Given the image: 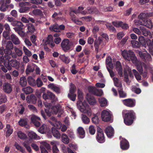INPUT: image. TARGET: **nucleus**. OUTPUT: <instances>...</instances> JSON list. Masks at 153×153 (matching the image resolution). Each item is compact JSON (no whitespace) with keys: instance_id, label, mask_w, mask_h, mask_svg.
<instances>
[{"instance_id":"nucleus-1","label":"nucleus","mask_w":153,"mask_h":153,"mask_svg":"<svg viewBox=\"0 0 153 153\" xmlns=\"http://www.w3.org/2000/svg\"><path fill=\"white\" fill-rule=\"evenodd\" d=\"M121 53L123 57L125 59L129 61H131L132 63L136 66L137 69L139 73L141 74H142L143 78H146L147 77V72L144 71L143 72V66L146 68V66L144 63L141 62L137 60V58L132 51L129 50L127 51L124 50L122 51Z\"/></svg>"},{"instance_id":"nucleus-2","label":"nucleus","mask_w":153,"mask_h":153,"mask_svg":"<svg viewBox=\"0 0 153 153\" xmlns=\"http://www.w3.org/2000/svg\"><path fill=\"white\" fill-rule=\"evenodd\" d=\"M78 97L79 100L76 104L77 108L81 112L86 114L88 116H91L92 114L91 109L86 101H82L83 98V94L79 89L78 90Z\"/></svg>"},{"instance_id":"nucleus-3","label":"nucleus","mask_w":153,"mask_h":153,"mask_svg":"<svg viewBox=\"0 0 153 153\" xmlns=\"http://www.w3.org/2000/svg\"><path fill=\"white\" fill-rule=\"evenodd\" d=\"M122 114L125 124L127 126L131 125L135 118L134 111L132 110H123Z\"/></svg>"},{"instance_id":"nucleus-4","label":"nucleus","mask_w":153,"mask_h":153,"mask_svg":"<svg viewBox=\"0 0 153 153\" xmlns=\"http://www.w3.org/2000/svg\"><path fill=\"white\" fill-rule=\"evenodd\" d=\"M2 44L3 46H5L6 48V49H4V51L5 54L4 57L7 59H10L12 53L11 49L13 48L12 43L10 41H7L6 40H3L2 41Z\"/></svg>"},{"instance_id":"nucleus-5","label":"nucleus","mask_w":153,"mask_h":153,"mask_svg":"<svg viewBox=\"0 0 153 153\" xmlns=\"http://www.w3.org/2000/svg\"><path fill=\"white\" fill-rule=\"evenodd\" d=\"M101 117L103 121L108 122L111 120L112 117V114L109 110H103L101 112Z\"/></svg>"},{"instance_id":"nucleus-6","label":"nucleus","mask_w":153,"mask_h":153,"mask_svg":"<svg viewBox=\"0 0 153 153\" xmlns=\"http://www.w3.org/2000/svg\"><path fill=\"white\" fill-rule=\"evenodd\" d=\"M72 44V42H70L68 39H64L61 43L62 49L65 52L68 51L70 49Z\"/></svg>"},{"instance_id":"nucleus-7","label":"nucleus","mask_w":153,"mask_h":153,"mask_svg":"<svg viewBox=\"0 0 153 153\" xmlns=\"http://www.w3.org/2000/svg\"><path fill=\"white\" fill-rule=\"evenodd\" d=\"M97 134L96 136L97 141L100 143H102L105 142V139L104 135L102 130L100 128H97Z\"/></svg>"},{"instance_id":"nucleus-8","label":"nucleus","mask_w":153,"mask_h":153,"mask_svg":"<svg viewBox=\"0 0 153 153\" xmlns=\"http://www.w3.org/2000/svg\"><path fill=\"white\" fill-rule=\"evenodd\" d=\"M131 69L128 66H126L124 68V80L127 83H128L130 82V80L128 78V72L130 76V77H133V75L131 74Z\"/></svg>"},{"instance_id":"nucleus-9","label":"nucleus","mask_w":153,"mask_h":153,"mask_svg":"<svg viewBox=\"0 0 153 153\" xmlns=\"http://www.w3.org/2000/svg\"><path fill=\"white\" fill-rule=\"evenodd\" d=\"M30 3L28 2L22 1L20 2L19 4V6L21 7L19 9V12L20 13L25 12L29 9V7H27V6H30Z\"/></svg>"},{"instance_id":"nucleus-10","label":"nucleus","mask_w":153,"mask_h":153,"mask_svg":"<svg viewBox=\"0 0 153 153\" xmlns=\"http://www.w3.org/2000/svg\"><path fill=\"white\" fill-rule=\"evenodd\" d=\"M40 143L41 144L40 148L41 149V153H48L45 147L47 149H50L51 147L50 145L45 141H40Z\"/></svg>"},{"instance_id":"nucleus-11","label":"nucleus","mask_w":153,"mask_h":153,"mask_svg":"<svg viewBox=\"0 0 153 153\" xmlns=\"http://www.w3.org/2000/svg\"><path fill=\"white\" fill-rule=\"evenodd\" d=\"M139 55L143 61H149L152 60V58L151 56L146 52L143 53L141 52H139Z\"/></svg>"},{"instance_id":"nucleus-12","label":"nucleus","mask_w":153,"mask_h":153,"mask_svg":"<svg viewBox=\"0 0 153 153\" xmlns=\"http://www.w3.org/2000/svg\"><path fill=\"white\" fill-rule=\"evenodd\" d=\"M123 102L125 105L129 107H133L136 104L135 100L131 99H127L123 100Z\"/></svg>"},{"instance_id":"nucleus-13","label":"nucleus","mask_w":153,"mask_h":153,"mask_svg":"<svg viewBox=\"0 0 153 153\" xmlns=\"http://www.w3.org/2000/svg\"><path fill=\"white\" fill-rule=\"evenodd\" d=\"M6 59V60H4V57L3 56H0V67L1 65H3V64L8 70H11L12 68L11 66L9 64L7 63H7L9 62L8 60H9V59L8 60L6 59Z\"/></svg>"},{"instance_id":"nucleus-14","label":"nucleus","mask_w":153,"mask_h":153,"mask_svg":"<svg viewBox=\"0 0 153 153\" xmlns=\"http://www.w3.org/2000/svg\"><path fill=\"white\" fill-rule=\"evenodd\" d=\"M94 34V37L96 38L94 41V47L95 48V50L97 51L98 50L99 46L101 42L102 41V39L100 37H99L98 39L97 38V34L96 33H93Z\"/></svg>"},{"instance_id":"nucleus-15","label":"nucleus","mask_w":153,"mask_h":153,"mask_svg":"<svg viewBox=\"0 0 153 153\" xmlns=\"http://www.w3.org/2000/svg\"><path fill=\"white\" fill-rule=\"evenodd\" d=\"M115 68L118 72V74L120 77L123 76V69L120 63L117 61L115 65Z\"/></svg>"},{"instance_id":"nucleus-16","label":"nucleus","mask_w":153,"mask_h":153,"mask_svg":"<svg viewBox=\"0 0 153 153\" xmlns=\"http://www.w3.org/2000/svg\"><path fill=\"white\" fill-rule=\"evenodd\" d=\"M86 98L90 105H94L96 104L97 101L93 96L88 94L86 96Z\"/></svg>"},{"instance_id":"nucleus-17","label":"nucleus","mask_w":153,"mask_h":153,"mask_svg":"<svg viewBox=\"0 0 153 153\" xmlns=\"http://www.w3.org/2000/svg\"><path fill=\"white\" fill-rule=\"evenodd\" d=\"M120 147L123 150H127L129 146L128 142L125 139L122 138L120 141Z\"/></svg>"},{"instance_id":"nucleus-18","label":"nucleus","mask_w":153,"mask_h":153,"mask_svg":"<svg viewBox=\"0 0 153 153\" xmlns=\"http://www.w3.org/2000/svg\"><path fill=\"white\" fill-rule=\"evenodd\" d=\"M105 131L108 137H111L113 136L114 133V130L111 126H108L107 127Z\"/></svg>"},{"instance_id":"nucleus-19","label":"nucleus","mask_w":153,"mask_h":153,"mask_svg":"<svg viewBox=\"0 0 153 153\" xmlns=\"http://www.w3.org/2000/svg\"><path fill=\"white\" fill-rule=\"evenodd\" d=\"M27 102L29 103L35 104L37 100L36 97L33 94L28 96L26 98Z\"/></svg>"},{"instance_id":"nucleus-20","label":"nucleus","mask_w":153,"mask_h":153,"mask_svg":"<svg viewBox=\"0 0 153 153\" xmlns=\"http://www.w3.org/2000/svg\"><path fill=\"white\" fill-rule=\"evenodd\" d=\"M50 130V128L47 127L45 124H43L38 130V131L42 134L48 132Z\"/></svg>"},{"instance_id":"nucleus-21","label":"nucleus","mask_w":153,"mask_h":153,"mask_svg":"<svg viewBox=\"0 0 153 153\" xmlns=\"http://www.w3.org/2000/svg\"><path fill=\"white\" fill-rule=\"evenodd\" d=\"M13 67L16 68L17 69L19 68L20 67V62L16 59H12L9 62V64Z\"/></svg>"},{"instance_id":"nucleus-22","label":"nucleus","mask_w":153,"mask_h":153,"mask_svg":"<svg viewBox=\"0 0 153 153\" xmlns=\"http://www.w3.org/2000/svg\"><path fill=\"white\" fill-rule=\"evenodd\" d=\"M51 144L53 146V153H58L59 150L57 148V146L59 145V142L57 141H53L51 142Z\"/></svg>"},{"instance_id":"nucleus-23","label":"nucleus","mask_w":153,"mask_h":153,"mask_svg":"<svg viewBox=\"0 0 153 153\" xmlns=\"http://www.w3.org/2000/svg\"><path fill=\"white\" fill-rule=\"evenodd\" d=\"M48 86L49 88L53 90L57 94H59L60 92V90L59 88L53 84H50Z\"/></svg>"},{"instance_id":"nucleus-24","label":"nucleus","mask_w":153,"mask_h":153,"mask_svg":"<svg viewBox=\"0 0 153 153\" xmlns=\"http://www.w3.org/2000/svg\"><path fill=\"white\" fill-rule=\"evenodd\" d=\"M29 14L32 16H41L42 15V11L39 9H35L31 12L29 13Z\"/></svg>"},{"instance_id":"nucleus-25","label":"nucleus","mask_w":153,"mask_h":153,"mask_svg":"<svg viewBox=\"0 0 153 153\" xmlns=\"http://www.w3.org/2000/svg\"><path fill=\"white\" fill-rule=\"evenodd\" d=\"M3 89L4 91L7 93H10L12 89L10 85L8 83H5L3 85Z\"/></svg>"},{"instance_id":"nucleus-26","label":"nucleus","mask_w":153,"mask_h":153,"mask_svg":"<svg viewBox=\"0 0 153 153\" xmlns=\"http://www.w3.org/2000/svg\"><path fill=\"white\" fill-rule=\"evenodd\" d=\"M11 40L15 45H18L20 43V41L18 38L14 34H12L11 35Z\"/></svg>"},{"instance_id":"nucleus-27","label":"nucleus","mask_w":153,"mask_h":153,"mask_svg":"<svg viewBox=\"0 0 153 153\" xmlns=\"http://www.w3.org/2000/svg\"><path fill=\"white\" fill-rule=\"evenodd\" d=\"M51 131L53 136L57 139L60 138L61 135L59 131L57 130L55 128L52 127L51 128Z\"/></svg>"},{"instance_id":"nucleus-28","label":"nucleus","mask_w":153,"mask_h":153,"mask_svg":"<svg viewBox=\"0 0 153 153\" xmlns=\"http://www.w3.org/2000/svg\"><path fill=\"white\" fill-rule=\"evenodd\" d=\"M66 109L68 113H71L72 118L75 119L76 116V115L74 110L69 106L66 107Z\"/></svg>"},{"instance_id":"nucleus-29","label":"nucleus","mask_w":153,"mask_h":153,"mask_svg":"<svg viewBox=\"0 0 153 153\" xmlns=\"http://www.w3.org/2000/svg\"><path fill=\"white\" fill-rule=\"evenodd\" d=\"M79 137L81 138H83L85 135V131L82 127H79L77 130Z\"/></svg>"},{"instance_id":"nucleus-30","label":"nucleus","mask_w":153,"mask_h":153,"mask_svg":"<svg viewBox=\"0 0 153 153\" xmlns=\"http://www.w3.org/2000/svg\"><path fill=\"white\" fill-rule=\"evenodd\" d=\"M84 10V7L82 6H79L78 7L77 10H75L74 11V13L76 14H78L80 13L82 15H85L88 14V12L86 10Z\"/></svg>"},{"instance_id":"nucleus-31","label":"nucleus","mask_w":153,"mask_h":153,"mask_svg":"<svg viewBox=\"0 0 153 153\" xmlns=\"http://www.w3.org/2000/svg\"><path fill=\"white\" fill-rule=\"evenodd\" d=\"M61 107L59 105H57L52 107L50 110V115L51 113L55 114H56L59 112V110L60 108Z\"/></svg>"},{"instance_id":"nucleus-32","label":"nucleus","mask_w":153,"mask_h":153,"mask_svg":"<svg viewBox=\"0 0 153 153\" xmlns=\"http://www.w3.org/2000/svg\"><path fill=\"white\" fill-rule=\"evenodd\" d=\"M28 137L31 139L39 140L40 137L38 136L33 131H29L28 133Z\"/></svg>"},{"instance_id":"nucleus-33","label":"nucleus","mask_w":153,"mask_h":153,"mask_svg":"<svg viewBox=\"0 0 153 153\" xmlns=\"http://www.w3.org/2000/svg\"><path fill=\"white\" fill-rule=\"evenodd\" d=\"M44 103L45 106L47 108L45 109V111L47 115L50 116V110L52 107L51 105V104L47 102H44Z\"/></svg>"},{"instance_id":"nucleus-34","label":"nucleus","mask_w":153,"mask_h":153,"mask_svg":"<svg viewBox=\"0 0 153 153\" xmlns=\"http://www.w3.org/2000/svg\"><path fill=\"white\" fill-rule=\"evenodd\" d=\"M35 65L34 64L32 63L28 64L26 70V72L27 74H29L30 73L32 72L34 70L33 66Z\"/></svg>"},{"instance_id":"nucleus-35","label":"nucleus","mask_w":153,"mask_h":153,"mask_svg":"<svg viewBox=\"0 0 153 153\" xmlns=\"http://www.w3.org/2000/svg\"><path fill=\"white\" fill-rule=\"evenodd\" d=\"M59 58L63 62L66 64L69 63L70 61V59L68 57L66 56L64 54L60 55Z\"/></svg>"},{"instance_id":"nucleus-36","label":"nucleus","mask_w":153,"mask_h":153,"mask_svg":"<svg viewBox=\"0 0 153 153\" xmlns=\"http://www.w3.org/2000/svg\"><path fill=\"white\" fill-rule=\"evenodd\" d=\"M81 119L83 123L86 124H88L90 122V120L85 115L82 114H81Z\"/></svg>"},{"instance_id":"nucleus-37","label":"nucleus","mask_w":153,"mask_h":153,"mask_svg":"<svg viewBox=\"0 0 153 153\" xmlns=\"http://www.w3.org/2000/svg\"><path fill=\"white\" fill-rule=\"evenodd\" d=\"M92 114L91 116L93 115V117L91 118V121L94 123L97 124L99 122V119L97 115L98 114L97 113L94 114L92 112ZM88 116L89 117V116Z\"/></svg>"},{"instance_id":"nucleus-38","label":"nucleus","mask_w":153,"mask_h":153,"mask_svg":"<svg viewBox=\"0 0 153 153\" xmlns=\"http://www.w3.org/2000/svg\"><path fill=\"white\" fill-rule=\"evenodd\" d=\"M146 43L148 47L149 52L152 55H153V47L152 46L151 40L149 39H147Z\"/></svg>"},{"instance_id":"nucleus-39","label":"nucleus","mask_w":153,"mask_h":153,"mask_svg":"<svg viewBox=\"0 0 153 153\" xmlns=\"http://www.w3.org/2000/svg\"><path fill=\"white\" fill-rule=\"evenodd\" d=\"M52 41H53V36L52 35H50L47 38L43 40V42L45 45H47Z\"/></svg>"},{"instance_id":"nucleus-40","label":"nucleus","mask_w":153,"mask_h":153,"mask_svg":"<svg viewBox=\"0 0 153 153\" xmlns=\"http://www.w3.org/2000/svg\"><path fill=\"white\" fill-rule=\"evenodd\" d=\"M17 134L18 137L21 139L25 140L27 138L26 134L21 131H17Z\"/></svg>"},{"instance_id":"nucleus-41","label":"nucleus","mask_w":153,"mask_h":153,"mask_svg":"<svg viewBox=\"0 0 153 153\" xmlns=\"http://www.w3.org/2000/svg\"><path fill=\"white\" fill-rule=\"evenodd\" d=\"M49 123L52 125L55 128H56L57 129H59L61 128L62 126V123L61 122L59 121H57L54 123H53L51 121H49Z\"/></svg>"},{"instance_id":"nucleus-42","label":"nucleus","mask_w":153,"mask_h":153,"mask_svg":"<svg viewBox=\"0 0 153 153\" xmlns=\"http://www.w3.org/2000/svg\"><path fill=\"white\" fill-rule=\"evenodd\" d=\"M140 29L143 34L145 36H147L151 33L150 32L147 30L144 27L140 26Z\"/></svg>"},{"instance_id":"nucleus-43","label":"nucleus","mask_w":153,"mask_h":153,"mask_svg":"<svg viewBox=\"0 0 153 153\" xmlns=\"http://www.w3.org/2000/svg\"><path fill=\"white\" fill-rule=\"evenodd\" d=\"M114 85L118 87L122 88V87L121 83L120 82L119 79L117 78L114 77L113 79Z\"/></svg>"},{"instance_id":"nucleus-44","label":"nucleus","mask_w":153,"mask_h":153,"mask_svg":"<svg viewBox=\"0 0 153 153\" xmlns=\"http://www.w3.org/2000/svg\"><path fill=\"white\" fill-rule=\"evenodd\" d=\"M4 0H1L0 4H1L0 9L2 11H5L7 9L8 5L4 3Z\"/></svg>"},{"instance_id":"nucleus-45","label":"nucleus","mask_w":153,"mask_h":153,"mask_svg":"<svg viewBox=\"0 0 153 153\" xmlns=\"http://www.w3.org/2000/svg\"><path fill=\"white\" fill-rule=\"evenodd\" d=\"M19 83L20 85L22 87H25L26 85L27 81L25 77L23 76L20 78Z\"/></svg>"},{"instance_id":"nucleus-46","label":"nucleus","mask_w":153,"mask_h":153,"mask_svg":"<svg viewBox=\"0 0 153 153\" xmlns=\"http://www.w3.org/2000/svg\"><path fill=\"white\" fill-rule=\"evenodd\" d=\"M101 107H104L107 105V100L104 98H100L99 99Z\"/></svg>"},{"instance_id":"nucleus-47","label":"nucleus","mask_w":153,"mask_h":153,"mask_svg":"<svg viewBox=\"0 0 153 153\" xmlns=\"http://www.w3.org/2000/svg\"><path fill=\"white\" fill-rule=\"evenodd\" d=\"M62 141L65 144H68L69 142V139L65 134H63L61 136Z\"/></svg>"},{"instance_id":"nucleus-48","label":"nucleus","mask_w":153,"mask_h":153,"mask_svg":"<svg viewBox=\"0 0 153 153\" xmlns=\"http://www.w3.org/2000/svg\"><path fill=\"white\" fill-rule=\"evenodd\" d=\"M106 62L107 65V67L108 66L111 69L113 68V65L111 62V58L110 56H108L107 57L106 60Z\"/></svg>"},{"instance_id":"nucleus-49","label":"nucleus","mask_w":153,"mask_h":153,"mask_svg":"<svg viewBox=\"0 0 153 153\" xmlns=\"http://www.w3.org/2000/svg\"><path fill=\"white\" fill-rule=\"evenodd\" d=\"M14 146L16 149L20 151L22 153H25V149L21 146H20L18 143H15Z\"/></svg>"},{"instance_id":"nucleus-50","label":"nucleus","mask_w":153,"mask_h":153,"mask_svg":"<svg viewBox=\"0 0 153 153\" xmlns=\"http://www.w3.org/2000/svg\"><path fill=\"white\" fill-rule=\"evenodd\" d=\"M22 90L26 94H29L33 92V89L30 86L23 88Z\"/></svg>"},{"instance_id":"nucleus-51","label":"nucleus","mask_w":153,"mask_h":153,"mask_svg":"<svg viewBox=\"0 0 153 153\" xmlns=\"http://www.w3.org/2000/svg\"><path fill=\"white\" fill-rule=\"evenodd\" d=\"M6 128L7 129L6 132V136L9 137L12 134L13 130L12 128H10V126L9 124L7 125Z\"/></svg>"},{"instance_id":"nucleus-52","label":"nucleus","mask_w":153,"mask_h":153,"mask_svg":"<svg viewBox=\"0 0 153 153\" xmlns=\"http://www.w3.org/2000/svg\"><path fill=\"white\" fill-rule=\"evenodd\" d=\"M27 81L29 84L32 86L36 85V81L35 79L32 77L29 76L27 78Z\"/></svg>"},{"instance_id":"nucleus-53","label":"nucleus","mask_w":153,"mask_h":153,"mask_svg":"<svg viewBox=\"0 0 153 153\" xmlns=\"http://www.w3.org/2000/svg\"><path fill=\"white\" fill-rule=\"evenodd\" d=\"M50 29L51 30L55 32H59V25L55 24L51 26L50 27Z\"/></svg>"},{"instance_id":"nucleus-54","label":"nucleus","mask_w":153,"mask_h":153,"mask_svg":"<svg viewBox=\"0 0 153 153\" xmlns=\"http://www.w3.org/2000/svg\"><path fill=\"white\" fill-rule=\"evenodd\" d=\"M23 50L25 56L30 57L32 55L31 52L28 50L25 47H23Z\"/></svg>"},{"instance_id":"nucleus-55","label":"nucleus","mask_w":153,"mask_h":153,"mask_svg":"<svg viewBox=\"0 0 153 153\" xmlns=\"http://www.w3.org/2000/svg\"><path fill=\"white\" fill-rule=\"evenodd\" d=\"M88 131L91 134L93 135L95 133L96 129L93 126L91 125L89 127Z\"/></svg>"},{"instance_id":"nucleus-56","label":"nucleus","mask_w":153,"mask_h":153,"mask_svg":"<svg viewBox=\"0 0 153 153\" xmlns=\"http://www.w3.org/2000/svg\"><path fill=\"white\" fill-rule=\"evenodd\" d=\"M132 71L134 74V75L136 79L138 81L140 80L141 79V76H140V75L139 74L138 72L135 69L133 70Z\"/></svg>"},{"instance_id":"nucleus-57","label":"nucleus","mask_w":153,"mask_h":153,"mask_svg":"<svg viewBox=\"0 0 153 153\" xmlns=\"http://www.w3.org/2000/svg\"><path fill=\"white\" fill-rule=\"evenodd\" d=\"M47 94L48 97L52 100L56 101L57 100V98L55 97V95L49 91H47Z\"/></svg>"},{"instance_id":"nucleus-58","label":"nucleus","mask_w":153,"mask_h":153,"mask_svg":"<svg viewBox=\"0 0 153 153\" xmlns=\"http://www.w3.org/2000/svg\"><path fill=\"white\" fill-rule=\"evenodd\" d=\"M134 24L135 25H142L145 26H146V27H150V25H146L145 24H143V21L142 22L140 21L139 20H135L134 21Z\"/></svg>"},{"instance_id":"nucleus-59","label":"nucleus","mask_w":153,"mask_h":153,"mask_svg":"<svg viewBox=\"0 0 153 153\" xmlns=\"http://www.w3.org/2000/svg\"><path fill=\"white\" fill-rule=\"evenodd\" d=\"M14 48L15 53L18 56H22L23 52L21 50H20L16 47H14Z\"/></svg>"},{"instance_id":"nucleus-60","label":"nucleus","mask_w":153,"mask_h":153,"mask_svg":"<svg viewBox=\"0 0 153 153\" xmlns=\"http://www.w3.org/2000/svg\"><path fill=\"white\" fill-rule=\"evenodd\" d=\"M132 91L137 94H140L141 91L140 88L136 87L135 86H132Z\"/></svg>"},{"instance_id":"nucleus-61","label":"nucleus","mask_w":153,"mask_h":153,"mask_svg":"<svg viewBox=\"0 0 153 153\" xmlns=\"http://www.w3.org/2000/svg\"><path fill=\"white\" fill-rule=\"evenodd\" d=\"M11 24L13 26H18L20 27H22V24L21 22L15 20L11 23Z\"/></svg>"},{"instance_id":"nucleus-62","label":"nucleus","mask_w":153,"mask_h":153,"mask_svg":"<svg viewBox=\"0 0 153 153\" xmlns=\"http://www.w3.org/2000/svg\"><path fill=\"white\" fill-rule=\"evenodd\" d=\"M69 93L70 94H74V93L76 87L72 83H71Z\"/></svg>"},{"instance_id":"nucleus-63","label":"nucleus","mask_w":153,"mask_h":153,"mask_svg":"<svg viewBox=\"0 0 153 153\" xmlns=\"http://www.w3.org/2000/svg\"><path fill=\"white\" fill-rule=\"evenodd\" d=\"M131 43L132 46L134 48H138L140 46V43L137 41L135 40L131 41Z\"/></svg>"},{"instance_id":"nucleus-64","label":"nucleus","mask_w":153,"mask_h":153,"mask_svg":"<svg viewBox=\"0 0 153 153\" xmlns=\"http://www.w3.org/2000/svg\"><path fill=\"white\" fill-rule=\"evenodd\" d=\"M27 120L25 119H21L19 122V124L22 126H25L27 124Z\"/></svg>"}]
</instances>
